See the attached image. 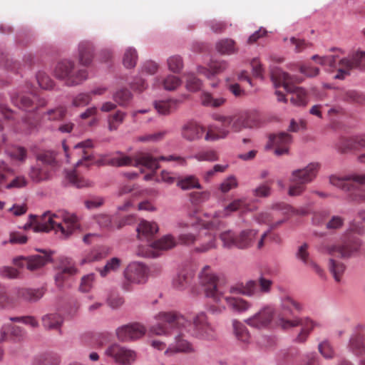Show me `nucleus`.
Here are the masks:
<instances>
[{
	"mask_svg": "<svg viewBox=\"0 0 365 365\" xmlns=\"http://www.w3.org/2000/svg\"><path fill=\"white\" fill-rule=\"evenodd\" d=\"M93 146V145L91 140H86L74 145L71 155L73 157L76 156L79 158L76 163V168L81 166L89 168L95 163L98 165H108L116 167L129 165L137 167L142 165L154 173L159 168V160L175 161L181 165H186L185 158L176 155H170L166 157L160 156L159 158H156L150 154L143 153L138 155L136 159H133L121 152L117 153L110 158L95 162L94 157L90 150Z\"/></svg>",
	"mask_w": 365,
	"mask_h": 365,
	"instance_id": "nucleus-1",
	"label": "nucleus"
},
{
	"mask_svg": "<svg viewBox=\"0 0 365 365\" xmlns=\"http://www.w3.org/2000/svg\"><path fill=\"white\" fill-rule=\"evenodd\" d=\"M158 324L150 328V332L155 335H173L174 342L171 343L165 351V354L177 352H192L193 348L190 343L185 339V333L191 324L185 317L175 312H160L156 317Z\"/></svg>",
	"mask_w": 365,
	"mask_h": 365,
	"instance_id": "nucleus-2",
	"label": "nucleus"
},
{
	"mask_svg": "<svg viewBox=\"0 0 365 365\" xmlns=\"http://www.w3.org/2000/svg\"><path fill=\"white\" fill-rule=\"evenodd\" d=\"M34 218V230L35 232H49L53 230L61 232V236L68 237L79 228V224L76 215L63 211L57 213L45 212L40 219Z\"/></svg>",
	"mask_w": 365,
	"mask_h": 365,
	"instance_id": "nucleus-3",
	"label": "nucleus"
},
{
	"mask_svg": "<svg viewBox=\"0 0 365 365\" xmlns=\"http://www.w3.org/2000/svg\"><path fill=\"white\" fill-rule=\"evenodd\" d=\"M271 78L276 88L282 87L284 90L291 94L290 101L295 106H305L307 103L306 91L300 87L295 86L301 81L300 78L290 76L278 67L271 71Z\"/></svg>",
	"mask_w": 365,
	"mask_h": 365,
	"instance_id": "nucleus-4",
	"label": "nucleus"
},
{
	"mask_svg": "<svg viewBox=\"0 0 365 365\" xmlns=\"http://www.w3.org/2000/svg\"><path fill=\"white\" fill-rule=\"evenodd\" d=\"M329 182L348 192L349 201L365 202V189L359 188V186L365 185V174L351 173L342 176L332 175L329 177Z\"/></svg>",
	"mask_w": 365,
	"mask_h": 365,
	"instance_id": "nucleus-5",
	"label": "nucleus"
},
{
	"mask_svg": "<svg viewBox=\"0 0 365 365\" xmlns=\"http://www.w3.org/2000/svg\"><path fill=\"white\" fill-rule=\"evenodd\" d=\"M319 168V163H311L302 169L293 170L289 178L288 195L290 197L302 195L306 190V185L316 178Z\"/></svg>",
	"mask_w": 365,
	"mask_h": 365,
	"instance_id": "nucleus-6",
	"label": "nucleus"
},
{
	"mask_svg": "<svg viewBox=\"0 0 365 365\" xmlns=\"http://www.w3.org/2000/svg\"><path fill=\"white\" fill-rule=\"evenodd\" d=\"M258 231L255 229H245L238 234L228 230L222 232L219 238L225 249L247 250L252 247L257 240Z\"/></svg>",
	"mask_w": 365,
	"mask_h": 365,
	"instance_id": "nucleus-7",
	"label": "nucleus"
},
{
	"mask_svg": "<svg viewBox=\"0 0 365 365\" xmlns=\"http://www.w3.org/2000/svg\"><path fill=\"white\" fill-rule=\"evenodd\" d=\"M200 283L205 287V292L208 297L213 299L216 305H211L210 310L213 314H220L226 309L225 306L221 304V297L222 292L217 287V278L212 272L210 266H205L199 274Z\"/></svg>",
	"mask_w": 365,
	"mask_h": 365,
	"instance_id": "nucleus-8",
	"label": "nucleus"
},
{
	"mask_svg": "<svg viewBox=\"0 0 365 365\" xmlns=\"http://www.w3.org/2000/svg\"><path fill=\"white\" fill-rule=\"evenodd\" d=\"M361 243L355 236H346L340 243L325 244L320 247L321 252L331 257L348 259L359 251Z\"/></svg>",
	"mask_w": 365,
	"mask_h": 365,
	"instance_id": "nucleus-9",
	"label": "nucleus"
},
{
	"mask_svg": "<svg viewBox=\"0 0 365 365\" xmlns=\"http://www.w3.org/2000/svg\"><path fill=\"white\" fill-rule=\"evenodd\" d=\"M123 277L121 287L125 292H130L134 284H143L148 281L149 269L143 263L132 262L124 270Z\"/></svg>",
	"mask_w": 365,
	"mask_h": 365,
	"instance_id": "nucleus-10",
	"label": "nucleus"
},
{
	"mask_svg": "<svg viewBox=\"0 0 365 365\" xmlns=\"http://www.w3.org/2000/svg\"><path fill=\"white\" fill-rule=\"evenodd\" d=\"M53 72L57 78L64 81L65 83L69 86L78 85L87 78L86 70L76 71L74 63L68 60L58 62Z\"/></svg>",
	"mask_w": 365,
	"mask_h": 365,
	"instance_id": "nucleus-11",
	"label": "nucleus"
},
{
	"mask_svg": "<svg viewBox=\"0 0 365 365\" xmlns=\"http://www.w3.org/2000/svg\"><path fill=\"white\" fill-rule=\"evenodd\" d=\"M37 163L32 166L29 171L30 178L36 182L49 179L51 170L56 164L54 153L51 151H44L37 155Z\"/></svg>",
	"mask_w": 365,
	"mask_h": 365,
	"instance_id": "nucleus-12",
	"label": "nucleus"
},
{
	"mask_svg": "<svg viewBox=\"0 0 365 365\" xmlns=\"http://www.w3.org/2000/svg\"><path fill=\"white\" fill-rule=\"evenodd\" d=\"M304 306L297 300H295L289 295L281 298L279 312L276 317L277 325L284 329L283 322L292 321L294 317V313H300L303 311Z\"/></svg>",
	"mask_w": 365,
	"mask_h": 365,
	"instance_id": "nucleus-13",
	"label": "nucleus"
},
{
	"mask_svg": "<svg viewBox=\"0 0 365 365\" xmlns=\"http://www.w3.org/2000/svg\"><path fill=\"white\" fill-rule=\"evenodd\" d=\"M105 354L120 365H132L136 360V353L127 347L118 344L110 345L105 351Z\"/></svg>",
	"mask_w": 365,
	"mask_h": 365,
	"instance_id": "nucleus-14",
	"label": "nucleus"
},
{
	"mask_svg": "<svg viewBox=\"0 0 365 365\" xmlns=\"http://www.w3.org/2000/svg\"><path fill=\"white\" fill-rule=\"evenodd\" d=\"M283 326L284 329H289L298 326H301L302 329L297 335L296 341L297 342L302 343L307 340L309 333L315 327H318L319 324L308 317L299 318L298 317H294L292 318V321H284Z\"/></svg>",
	"mask_w": 365,
	"mask_h": 365,
	"instance_id": "nucleus-15",
	"label": "nucleus"
},
{
	"mask_svg": "<svg viewBox=\"0 0 365 365\" xmlns=\"http://www.w3.org/2000/svg\"><path fill=\"white\" fill-rule=\"evenodd\" d=\"M26 336L25 329L13 323H4L0 327V342L10 341L13 343H21Z\"/></svg>",
	"mask_w": 365,
	"mask_h": 365,
	"instance_id": "nucleus-16",
	"label": "nucleus"
},
{
	"mask_svg": "<svg viewBox=\"0 0 365 365\" xmlns=\"http://www.w3.org/2000/svg\"><path fill=\"white\" fill-rule=\"evenodd\" d=\"M192 331L194 335L197 337L203 338L207 340L215 337L214 329L207 322V316L204 313L197 314L193 319Z\"/></svg>",
	"mask_w": 365,
	"mask_h": 365,
	"instance_id": "nucleus-17",
	"label": "nucleus"
},
{
	"mask_svg": "<svg viewBox=\"0 0 365 365\" xmlns=\"http://www.w3.org/2000/svg\"><path fill=\"white\" fill-rule=\"evenodd\" d=\"M292 142V136L284 132L278 134H270L266 145V149L274 148V154L282 155L288 153L289 145Z\"/></svg>",
	"mask_w": 365,
	"mask_h": 365,
	"instance_id": "nucleus-18",
	"label": "nucleus"
},
{
	"mask_svg": "<svg viewBox=\"0 0 365 365\" xmlns=\"http://www.w3.org/2000/svg\"><path fill=\"white\" fill-rule=\"evenodd\" d=\"M274 314V309L271 306H267L245 322L247 325L255 328H265L270 324Z\"/></svg>",
	"mask_w": 365,
	"mask_h": 365,
	"instance_id": "nucleus-19",
	"label": "nucleus"
},
{
	"mask_svg": "<svg viewBox=\"0 0 365 365\" xmlns=\"http://www.w3.org/2000/svg\"><path fill=\"white\" fill-rule=\"evenodd\" d=\"M146 329L139 323L129 324L116 330V335L119 340L128 341L138 339L145 335Z\"/></svg>",
	"mask_w": 365,
	"mask_h": 365,
	"instance_id": "nucleus-20",
	"label": "nucleus"
},
{
	"mask_svg": "<svg viewBox=\"0 0 365 365\" xmlns=\"http://www.w3.org/2000/svg\"><path fill=\"white\" fill-rule=\"evenodd\" d=\"M50 260V256L43 254L36 255L28 257H19L14 259V264L19 267H26L31 271L38 269L44 266Z\"/></svg>",
	"mask_w": 365,
	"mask_h": 365,
	"instance_id": "nucleus-21",
	"label": "nucleus"
},
{
	"mask_svg": "<svg viewBox=\"0 0 365 365\" xmlns=\"http://www.w3.org/2000/svg\"><path fill=\"white\" fill-rule=\"evenodd\" d=\"M247 118L239 115H217L215 120L220 122L223 127L230 128L234 132L238 133L247 127H252L248 122Z\"/></svg>",
	"mask_w": 365,
	"mask_h": 365,
	"instance_id": "nucleus-22",
	"label": "nucleus"
},
{
	"mask_svg": "<svg viewBox=\"0 0 365 365\" xmlns=\"http://www.w3.org/2000/svg\"><path fill=\"white\" fill-rule=\"evenodd\" d=\"M365 60V52L358 51L353 55L351 59L344 58L340 61L341 68L339 69L336 78L343 79L349 74V70L360 66L361 62Z\"/></svg>",
	"mask_w": 365,
	"mask_h": 365,
	"instance_id": "nucleus-23",
	"label": "nucleus"
},
{
	"mask_svg": "<svg viewBox=\"0 0 365 365\" xmlns=\"http://www.w3.org/2000/svg\"><path fill=\"white\" fill-rule=\"evenodd\" d=\"M217 247L216 238L214 235L206 229H202L197 233V241L195 251L197 252H206Z\"/></svg>",
	"mask_w": 365,
	"mask_h": 365,
	"instance_id": "nucleus-24",
	"label": "nucleus"
},
{
	"mask_svg": "<svg viewBox=\"0 0 365 365\" xmlns=\"http://www.w3.org/2000/svg\"><path fill=\"white\" fill-rule=\"evenodd\" d=\"M34 98L36 101L35 103L34 100L25 96H17L13 97L12 101L17 107L26 111H33L36 108L46 106L47 101L45 98H38L36 96Z\"/></svg>",
	"mask_w": 365,
	"mask_h": 365,
	"instance_id": "nucleus-25",
	"label": "nucleus"
},
{
	"mask_svg": "<svg viewBox=\"0 0 365 365\" xmlns=\"http://www.w3.org/2000/svg\"><path fill=\"white\" fill-rule=\"evenodd\" d=\"M205 131L202 125L195 122H188L182 127L181 135L185 140L192 142L201 139Z\"/></svg>",
	"mask_w": 365,
	"mask_h": 365,
	"instance_id": "nucleus-26",
	"label": "nucleus"
},
{
	"mask_svg": "<svg viewBox=\"0 0 365 365\" xmlns=\"http://www.w3.org/2000/svg\"><path fill=\"white\" fill-rule=\"evenodd\" d=\"M365 336L362 334H353L349 342V349L356 356L363 357L359 365H365Z\"/></svg>",
	"mask_w": 365,
	"mask_h": 365,
	"instance_id": "nucleus-27",
	"label": "nucleus"
},
{
	"mask_svg": "<svg viewBox=\"0 0 365 365\" xmlns=\"http://www.w3.org/2000/svg\"><path fill=\"white\" fill-rule=\"evenodd\" d=\"M225 301L232 311L238 313H242L252 307V303L241 297H233L225 296L222 293L221 302Z\"/></svg>",
	"mask_w": 365,
	"mask_h": 365,
	"instance_id": "nucleus-28",
	"label": "nucleus"
},
{
	"mask_svg": "<svg viewBox=\"0 0 365 365\" xmlns=\"http://www.w3.org/2000/svg\"><path fill=\"white\" fill-rule=\"evenodd\" d=\"M227 68L228 63L226 61H212L209 64V68L199 66L197 73L210 79L215 75L225 71Z\"/></svg>",
	"mask_w": 365,
	"mask_h": 365,
	"instance_id": "nucleus-29",
	"label": "nucleus"
},
{
	"mask_svg": "<svg viewBox=\"0 0 365 365\" xmlns=\"http://www.w3.org/2000/svg\"><path fill=\"white\" fill-rule=\"evenodd\" d=\"M14 294L16 296L17 302L22 299L29 302H34L43 297V292L41 289L17 288L14 289Z\"/></svg>",
	"mask_w": 365,
	"mask_h": 365,
	"instance_id": "nucleus-30",
	"label": "nucleus"
},
{
	"mask_svg": "<svg viewBox=\"0 0 365 365\" xmlns=\"http://www.w3.org/2000/svg\"><path fill=\"white\" fill-rule=\"evenodd\" d=\"M230 292L240 294L247 297L257 295V282L255 280H249L245 283H238L230 288Z\"/></svg>",
	"mask_w": 365,
	"mask_h": 365,
	"instance_id": "nucleus-31",
	"label": "nucleus"
},
{
	"mask_svg": "<svg viewBox=\"0 0 365 365\" xmlns=\"http://www.w3.org/2000/svg\"><path fill=\"white\" fill-rule=\"evenodd\" d=\"M249 204L246 198L235 199L225 207L222 211L216 213L217 217H224L237 210L247 211L249 210Z\"/></svg>",
	"mask_w": 365,
	"mask_h": 365,
	"instance_id": "nucleus-32",
	"label": "nucleus"
},
{
	"mask_svg": "<svg viewBox=\"0 0 365 365\" xmlns=\"http://www.w3.org/2000/svg\"><path fill=\"white\" fill-rule=\"evenodd\" d=\"M308 247L309 245L307 243L301 245L296 253V256L304 264L310 266L319 275L322 276L323 274V270L310 259Z\"/></svg>",
	"mask_w": 365,
	"mask_h": 365,
	"instance_id": "nucleus-33",
	"label": "nucleus"
},
{
	"mask_svg": "<svg viewBox=\"0 0 365 365\" xmlns=\"http://www.w3.org/2000/svg\"><path fill=\"white\" fill-rule=\"evenodd\" d=\"M230 133V130L227 127H223L221 124L220 127L216 125H209L205 135V140L207 141H216L224 139Z\"/></svg>",
	"mask_w": 365,
	"mask_h": 365,
	"instance_id": "nucleus-34",
	"label": "nucleus"
},
{
	"mask_svg": "<svg viewBox=\"0 0 365 365\" xmlns=\"http://www.w3.org/2000/svg\"><path fill=\"white\" fill-rule=\"evenodd\" d=\"M178 102L175 99L155 101L153 106L159 114L166 115L177 109Z\"/></svg>",
	"mask_w": 365,
	"mask_h": 365,
	"instance_id": "nucleus-35",
	"label": "nucleus"
},
{
	"mask_svg": "<svg viewBox=\"0 0 365 365\" xmlns=\"http://www.w3.org/2000/svg\"><path fill=\"white\" fill-rule=\"evenodd\" d=\"M158 231V226L155 222L142 220L138 227V235L140 238H149L153 237Z\"/></svg>",
	"mask_w": 365,
	"mask_h": 365,
	"instance_id": "nucleus-36",
	"label": "nucleus"
},
{
	"mask_svg": "<svg viewBox=\"0 0 365 365\" xmlns=\"http://www.w3.org/2000/svg\"><path fill=\"white\" fill-rule=\"evenodd\" d=\"M60 356L53 353H44L36 356L31 362L32 365H60Z\"/></svg>",
	"mask_w": 365,
	"mask_h": 365,
	"instance_id": "nucleus-37",
	"label": "nucleus"
},
{
	"mask_svg": "<svg viewBox=\"0 0 365 365\" xmlns=\"http://www.w3.org/2000/svg\"><path fill=\"white\" fill-rule=\"evenodd\" d=\"M66 179L71 184L78 188L91 187L93 185L91 181L81 176L76 168L66 172Z\"/></svg>",
	"mask_w": 365,
	"mask_h": 365,
	"instance_id": "nucleus-38",
	"label": "nucleus"
},
{
	"mask_svg": "<svg viewBox=\"0 0 365 365\" xmlns=\"http://www.w3.org/2000/svg\"><path fill=\"white\" fill-rule=\"evenodd\" d=\"M177 242L175 238L170 235H167L158 240L153 242L150 247L155 252L160 250H167L174 247Z\"/></svg>",
	"mask_w": 365,
	"mask_h": 365,
	"instance_id": "nucleus-39",
	"label": "nucleus"
},
{
	"mask_svg": "<svg viewBox=\"0 0 365 365\" xmlns=\"http://www.w3.org/2000/svg\"><path fill=\"white\" fill-rule=\"evenodd\" d=\"M93 56V48L89 42H82L79 45V61L83 66H88Z\"/></svg>",
	"mask_w": 365,
	"mask_h": 365,
	"instance_id": "nucleus-40",
	"label": "nucleus"
},
{
	"mask_svg": "<svg viewBox=\"0 0 365 365\" xmlns=\"http://www.w3.org/2000/svg\"><path fill=\"white\" fill-rule=\"evenodd\" d=\"M216 48L219 53L224 55H232L238 51L236 43L231 38H225L216 44Z\"/></svg>",
	"mask_w": 365,
	"mask_h": 365,
	"instance_id": "nucleus-41",
	"label": "nucleus"
},
{
	"mask_svg": "<svg viewBox=\"0 0 365 365\" xmlns=\"http://www.w3.org/2000/svg\"><path fill=\"white\" fill-rule=\"evenodd\" d=\"M354 136L341 137L335 144V148L341 154H346L355 150Z\"/></svg>",
	"mask_w": 365,
	"mask_h": 365,
	"instance_id": "nucleus-42",
	"label": "nucleus"
},
{
	"mask_svg": "<svg viewBox=\"0 0 365 365\" xmlns=\"http://www.w3.org/2000/svg\"><path fill=\"white\" fill-rule=\"evenodd\" d=\"M63 323V318L58 314H49L42 317L43 326L46 329H58Z\"/></svg>",
	"mask_w": 365,
	"mask_h": 365,
	"instance_id": "nucleus-43",
	"label": "nucleus"
},
{
	"mask_svg": "<svg viewBox=\"0 0 365 365\" xmlns=\"http://www.w3.org/2000/svg\"><path fill=\"white\" fill-rule=\"evenodd\" d=\"M110 253V249L107 247H99L92 250L83 260L82 264L99 261L106 257Z\"/></svg>",
	"mask_w": 365,
	"mask_h": 365,
	"instance_id": "nucleus-44",
	"label": "nucleus"
},
{
	"mask_svg": "<svg viewBox=\"0 0 365 365\" xmlns=\"http://www.w3.org/2000/svg\"><path fill=\"white\" fill-rule=\"evenodd\" d=\"M346 267L341 262L331 257L329 259V269L336 282H340Z\"/></svg>",
	"mask_w": 365,
	"mask_h": 365,
	"instance_id": "nucleus-45",
	"label": "nucleus"
},
{
	"mask_svg": "<svg viewBox=\"0 0 365 365\" xmlns=\"http://www.w3.org/2000/svg\"><path fill=\"white\" fill-rule=\"evenodd\" d=\"M6 153L11 160L20 163L25 162L27 158V150L21 146H13L7 148Z\"/></svg>",
	"mask_w": 365,
	"mask_h": 365,
	"instance_id": "nucleus-46",
	"label": "nucleus"
},
{
	"mask_svg": "<svg viewBox=\"0 0 365 365\" xmlns=\"http://www.w3.org/2000/svg\"><path fill=\"white\" fill-rule=\"evenodd\" d=\"M192 279V274L187 270H182L173 280L174 287L178 289L185 288Z\"/></svg>",
	"mask_w": 365,
	"mask_h": 365,
	"instance_id": "nucleus-47",
	"label": "nucleus"
},
{
	"mask_svg": "<svg viewBox=\"0 0 365 365\" xmlns=\"http://www.w3.org/2000/svg\"><path fill=\"white\" fill-rule=\"evenodd\" d=\"M138 58L136 49L133 47H128L124 52L123 63L127 68H134L136 66Z\"/></svg>",
	"mask_w": 365,
	"mask_h": 365,
	"instance_id": "nucleus-48",
	"label": "nucleus"
},
{
	"mask_svg": "<svg viewBox=\"0 0 365 365\" xmlns=\"http://www.w3.org/2000/svg\"><path fill=\"white\" fill-rule=\"evenodd\" d=\"M234 332L238 340L244 343L250 341V336L246 327L241 322L234 320L232 322Z\"/></svg>",
	"mask_w": 365,
	"mask_h": 365,
	"instance_id": "nucleus-49",
	"label": "nucleus"
},
{
	"mask_svg": "<svg viewBox=\"0 0 365 365\" xmlns=\"http://www.w3.org/2000/svg\"><path fill=\"white\" fill-rule=\"evenodd\" d=\"M18 304L14 290L8 294L3 289H0V308H12Z\"/></svg>",
	"mask_w": 365,
	"mask_h": 365,
	"instance_id": "nucleus-50",
	"label": "nucleus"
},
{
	"mask_svg": "<svg viewBox=\"0 0 365 365\" xmlns=\"http://www.w3.org/2000/svg\"><path fill=\"white\" fill-rule=\"evenodd\" d=\"M255 282H257V294H267L271 292L274 284L272 279L261 274Z\"/></svg>",
	"mask_w": 365,
	"mask_h": 365,
	"instance_id": "nucleus-51",
	"label": "nucleus"
},
{
	"mask_svg": "<svg viewBox=\"0 0 365 365\" xmlns=\"http://www.w3.org/2000/svg\"><path fill=\"white\" fill-rule=\"evenodd\" d=\"M272 210L281 212L287 217L293 215H304L305 212L294 209L290 205L284 202H279L272 205Z\"/></svg>",
	"mask_w": 365,
	"mask_h": 365,
	"instance_id": "nucleus-52",
	"label": "nucleus"
},
{
	"mask_svg": "<svg viewBox=\"0 0 365 365\" xmlns=\"http://www.w3.org/2000/svg\"><path fill=\"white\" fill-rule=\"evenodd\" d=\"M113 100L120 106H127L133 98V95L128 89H120L113 96Z\"/></svg>",
	"mask_w": 365,
	"mask_h": 365,
	"instance_id": "nucleus-53",
	"label": "nucleus"
},
{
	"mask_svg": "<svg viewBox=\"0 0 365 365\" xmlns=\"http://www.w3.org/2000/svg\"><path fill=\"white\" fill-rule=\"evenodd\" d=\"M202 103L205 106L218 108L222 106L226 99L223 97L215 98L209 93H203L201 97Z\"/></svg>",
	"mask_w": 365,
	"mask_h": 365,
	"instance_id": "nucleus-54",
	"label": "nucleus"
},
{
	"mask_svg": "<svg viewBox=\"0 0 365 365\" xmlns=\"http://www.w3.org/2000/svg\"><path fill=\"white\" fill-rule=\"evenodd\" d=\"M125 116L126 113L121 110H117L115 113L110 115L108 118L109 130H117L119 125L124 121Z\"/></svg>",
	"mask_w": 365,
	"mask_h": 365,
	"instance_id": "nucleus-55",
	"label": "nucleus"
},
{
	"mask_svg": "<svg viewBox=\"0 0 365 365\" xmlns=\"http://www.w3.org/2000/svg\"><path fill=\"white\" fill-rule=\"evenodd\" d=\"M122 261L118 257H113L108 260L105 266L99 269L101 277H104L109 273L116 272L120 267Z\"/></svg>",
	"mask_w": 365,
	"mask_h": 365,
	"instance_id": "nucleus-56",
	"label": "nucleus"
},
{
	"mask_svg": "<svg viewBox=\"0 0 365 365\" xmlns=\"http://www.w3.org/2000/svg\"><path fill=\"white\" fill-rule=\"evenodd\" d=\"M67 113L66 106H60L56 108L50 109L43 114L44 118L49 120H58L63 119Z\"/></svg>",
	"mask_w": 365,
	"mask_h": 365,
	"instance_id": "nucleus-57",
	"label": "nucleus"
},
{
	"mask_svg": "<svg viewBox=\"0 0 365 365\" xmlns=\"http://www.w3.org/2000/svg\"><path fill=\"white\" fill-rule=\"evenodd\" d=\"M177 185L182 190H188L192 188H201V185L198 180L192 175L185 177L178 180Z\"/></svg>",
	"mask_w": 365,
	"mask_h": 365,
	"instance_id": "nucleus-58",
	"label": "nucleus"
},
{
	"mask_svg": "<svg viewBox=\"0 0 365 365\" xmlns=\"http://www.w3.org/2000/svg\"><path fill=\"white\" fill-rule=\"evenodd\" d=\"M27 241V236L18 231H12L9 233V240L2 241L1 245L4 246L8 243L11 245H24Z\"/></svg>",
	"mask_w": 365,
	"mask_h": 365,
	"instance_id": "nucleus-59",
	"label": "nucleus"
},
{
	"mask_svg": "<svg viewBox=\"0 0 365 365\" xmlns=\"http://www.w3.org/2000/svg\"><path fill=\"white\" fill-rule=\"evenodd\" d=\"M202 86V81L199 79L194 73H187L186 75V88L190 91H197Z\"/></svg>",
	"mask_w": 365,
	"mask_h": 365,
	"instance_id": "nucleus-60",
	"label": "nucleus"
},
{
	"mask_svg": "<svg viewBox=\"0 0 365 365\" xmlns=\"http://www.w3.org/2000/svg\"><path fill=\"white\" fill-rule=\"evenodd\" d=\"M194 158L198 161H216L218 160V155L214 150H205L197 153Z\"/></svg>",
	"mask_w": 365,
	"mask_h": 365,
	"instance_id": "nucleus-61",
	"label": "nucleus"
},
{
	"mask_svg": "<svg viewBox=\"0 0 365 365\" xmlns=\"http://www.w3.org/2000/svg\"><path fill=\"white\" fill-rule=\"evenodd\" d=\"M167 62L169 70L173 73H179L183 68L182 58L178 55L170 56Z\"/></svg>",
	"mask_w": 365,
	"mask_h": 365,
	"instance_id": "nucleus-62",
	"label": "nucleus"
},
{
	"mask_svg": "<svg viewBox=\"0 0 365 365\" xmlns=\"http://www.w3.org/2000/svg\"><path fill=\"white\" fill-rule=\"evenodd\" d=\"M92 100L91 93H81L75 96L72 101L74 107H83L87 106Z\"/></svg>",
	"mask_w": 365,
	"mask_h": 365,
	"instance_id": "nucleus-63",
	"label": "nucleus"
},
{
	"mask_svg": "<svg viewBox=\"0 0 365 365\" xmlns=\"http://www.w3.org/2000/svg\"><path fill=\"white\" fill-rule=\"evenodd\" d=\"M163 88L168 91L176 89L181 83L180 79L173 75H168L162 82Z\"/></svg>",
	"mask_w": 365,
	"mask_h": 365,
	"instance_id": "nucleus-64",
	"label": "nucleus"
}]
</instances>
